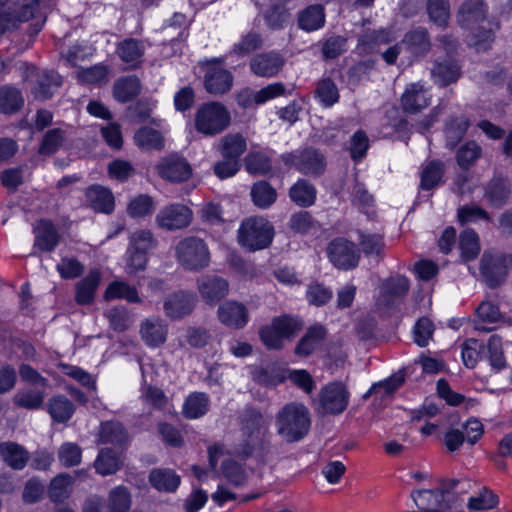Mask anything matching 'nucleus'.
<instances>
[{
  "instance_id": "1",
  "label": "nucleus",
  "mask_w": 512,
  "mask_h": 512,
  "mask_svg": "<svg viewBox=\"0 0 512 512\" xmlns=\"http://www.w3.org/2000/svg\"><path fill=\"white\" fill-rule=\"evenodd\" d=\"M242 438L238 453L244 458L256 457L264 459L270 453L271 441L268 422L262 413L247 408L241 417Z\"/></svg>"
},
{
  "instance_id": "47",
  "label": "nucleus",
  "mask_w": 512,
  "mask_h": 512,
  "mask_svg": "<svg viewBox=\"0 0 512 512\" xmlns=\"http://www.w3.org/2000/svg\"><path fill=\"white\" fill-rule=\"evenodd\" d=\"M48 412L54 421L67 422L74 413L73 403L63 395L52 397L47 404Z\"/></svg>"
},
{
  "instance_id": "50",
  "label": "nucleus",
  "mask_w": 512,
  "mask_h": 512,
  "mask_svg": "<svg viewBox=\"0 0 512 512\" xmlns=\"http://www.w3.org/2000/svg\"><path fill=\"white\" fill-rule=\"evenodd\" d=\"M444 164L441 161H430L422 170L420 188L430 190L442 182Z\"/></svg>"
},
{
  "instance_id": "26",
  "label": "nucleus",
  "mask_w": 512,
  "mask_h": 512,
  "mask_svg": "<svg viewBox=\"0 0 512 512\" xmlns=\"http://www.w3.org/2000/svg\"><path fill=\"white\" fill-rule=\"evenodd\" d=\"M87 204L96 212L109 214L114 210L112 192L100 185H91L85 191Z\"/></svg>"
},
{
  "instance_id": "23",
  "label": "nucleus",
  "mask_w": 512,
  "mask_h": 512,
  "mask_svg": "<svg viewBox=\"0 0 512 512\" xmlns=\"http://www.w3.org/2000/svg\"><path fill=\"white\" fill-rule=\"evenodd\" d=\"M167 324L158 317L147 318L140 324L142 340L150 347H159L166 341Z\"/></svg>"
},
{
  "instance_id": "30",
  "label": "nucleus",
  "mask_w": 512,
  "mask_h": 512,
  "mask_svg": "<svg viewBox=\"0 0 512 512\" xmlns=\"http://www.w3.org/2000/svg\"><path fill=\"white\" fill-rule=\"evenodd\" d=\"M434 82L440 86H448L458 81L461 76V68L452 59L436 61L431 69Z\"/></svg>"
},
{
  "instance_id": "21",
  "label": "nucleus",
  "mask_w": 512,
  "mask_h": 512,
  "mask_svg": "<svg viewBox=\"0 0 512 512\" xmlns=\"http://www.w3.org/2000/svg\"><path fill=\"white\" fill-rule=\"evenodd\" d=\"M222 324L234 329H242L249 321V312L244 304L236 301H226L217 311Z\"/></svg>"
},
{
  "instance_id": "14",
  "label": "nucleus",
  "mask_w": 512,
  "mask_h": 512,
  "mask_svg": "<svg viewBox=\"0 0 512 512\" xmlns=\"http://www.w3.org/2000/svg\"><path fill=\"white\" fill-rule=\"evenodd\" d=\"M158 175L171 183L187 181L192 168L187 160L179 155L173 154L162 158L156 166Z\"/></svg>"
},
{
  "instance_id": "62",
  "label": "nucleus",
  "mask_w": 512,
  "mask_h": 512,
  "mask_svg": "<svg viewBox=\"0 0 512 512\" xmlns=\"http://www.w3.org/2000/svg\"><path fill=\"white\" fill-rule=\"evenodd\" d=\"M427 12L431 21L446 26L450 17L449 0H427Z\"/></svg>"
},
{
  "instance_id": "57",
  "label": "nucleus",
  "mask_w": 512,
  "mask_h": 512,
  "mask_svg": "<svg viewBox=\"0 0 512 512\" xmlns=\"http://www.w3.org/2000/svg\"><path fill=\"white\" fill-rule=\"evenodd\" d=\"M263 46V39L257 32H249L241 38V40L233 46L231 55L237 57H245L255 50Z\"/></svg>"
},
{
  "instance_id": "29",
  "label": "nucleus",
  "mask_w": 512,
  "mask_h": 512,
  "mask_svg": "<svg viewBox=\"0 0 512 512\" xmlns=\"http://www.w3.org/2000/svg\"><path fill=\"white\" fill-rule=\"evenodd\" d=\"M358 244L360 253L375 260L378 264L384 258L385 242L384 237L378 233H366L358 231Z\"/></svg>"
},
{
  "instance_id": "63",
  "label": "nucleus",
  "mask_w": 512,
  "mask_h": 512,
  "mask_svg": "<svg viewBox=\"0 0 512 512\" xmlns=\"http://www.w3.org/2000/svg\"><path fill=\"white\" fill-rule=\"evenodd\" d=\"M499 502L498 496L487 487H483L477 496L468 501V508L473 511L493 509Z\"/></svg>"
},
{
  "instance_id": "51",
  "label": "nucleus",
  "mask_w": 512,
  "mask_h": 512,
  "mask_svg": "<svg viewBox=\"0 0 512 512\" xmlns=\"http://www.w3.org/2000/svg\"><path fill=\"white\" fill-rule=\"evenodd\" d=\"M251 197L257 207L268 208L276 201L277 193L268 182L259 181L252 186Z\"/></svg>"
},
{
  "instance_id": "3",
  "label": "nucleus",
  "mask_w": 512,
  "mask_h": 512,
  "mask_svg": "<svg viewBox=\"0 0 512 512\" xmlns=\"http://www.w3.org/2000/svg\"><path fill=\"white\" fill-rule=\"evenodd\" d=\"M273 237V225L260 216L243 220L237 236L239 244L250 252L267 248L272 243Z\"/></svg>"
},
{
  "instance_id": "2",
  "label": "nucleus",
  "mask_w": 512,
  "mask_h": 512,
  "mask_svg": "<svg viewBox=\"0 0 512 512\" xmlns=\"http://www.w3.org/2000/svg\"><path fill=\"white\" fill-rule=\"evenodd\" d=\"M277 434L286 442L294 443L307 436L311 426L309 409L302 403L285 404L276 414Z\"/></svg>"
},
{
  "instance_id": "24",
  "label": "nucleus",
  "mask_w": 512,
  "mask_h": 512,
  "mask_svg": "<svg viewBox=\"0 0 512 512\" xmlns=\"http://www.w3.org/2000/svg\"><path fill=\"white\" fill-rule=\"evenodd\" d=\"M233 85V75L220 67H209L204 76V86L211 94L227 93Z\"/></svg>"
},
{
  "instance_id": "20",
  "label": "nucleus",
  "mask_w": 512,
  "mask_h": 512,
  "mask_svg": "<svg viewBox=\"0 0 512 512\" xmlns=\"http://www.w3.org/2000/svg\"><path fill=\"white\" fill-rule=\"evenodd\" d=\"M448 489L438 488L429 490H414L411 492L416 507L426 512H444L447 505L444 503Z\"/></svg>"
},
{
  "instance_id": "25",
  "label": "nucleus",
  "mask_w": 512,
  "mask_h": 512,
  "mask_svg": "<svg viewBox=\"0 0 512 512\" xmlns=\"http://www.w3.org/2000/svg\"><path fill=\"white\" fill-rule=\"evenodd\" d=\"M30 458L29 452L13 441L0 443V459L13 470H22Z\"/></svg>"
},
{
  "instance_id": "12",
  "label": "nucleus",
  "mask_w": 512,
  "mask_h": 512,
  "mask_svg": "<svg viewBox=\"0 0 512 512\" xmlns=\"http://www.w3.org/2000/svg\"><path fill=\"white\" fill-rule=\"evenodd\" d=\"M192 219L193 212L188 206L174 203L161 208L155 217V222L162 230L177 231L188 227Z\"/></svg>"
},
{
  "instance_id": "61",
  "label": "nucleus",
  "mask_w": 512,
  "mask_h": 512,
  "mask_svg": "<svg viewBox=\"0 0 512 512\" xmlns=\"http://www.w3.org/2000/svg\"><path fill=\"white\" fill-rule=\"evenodd\" d=\"M154 107V103L148 99H142L133 105L128 107L127 117L130 122L141 124V123H154L151 119V113Z\"/></svg>"
},
{
  "instance_id": "54",
  "label": "nucleus",
  "mask_w": 512,
  "mask_h": 512,
  "mask_svg": "<svg viewBox=\"0 0 512 512\" xmlns=\"http://www.w3.org/2000/svg\"><path fill=\"white\" fill-rule=\"evenodd\" d=\"M481 155V146L475 141H468L458 149L456 161L463 170H467L476 163Z\"/></svg>"
},
{
  "instance_id": "7",
  "label": "nucleus",
  "mask_w": 512,
  "mask_h": 512,
  "mask_svg": "<svg viewBox=\"0 0 512 512\" xmlns=\"http://www.w3.org/2000/svg\"><path fill=\"white\" fill-rule=\"evenodd\" d=\"M302 322L295 317L283 315L272 320L271 324L259 329L260 339L268 349L279 350L283 340L293 337L302 329Z\"/></svg>"
},
{
  "instance_id": "42",
  "label": "nucleus",
  "mask_w": 512,
  "mask_h": 512,
  "mask_svg": "<svg viewBox=\"0 0 512 512\" xmlns=\"http://www.w3.org/2000/svg\"><path fill=\"white\" fill-rule=\"evenodd\" d=\"M209 410V398L205 393L193 392L185 400L182 413L187 419H197Z\"/></svg>"
},
{
  "instance_id": "45",
  "label": "nucleus",
  "mask_w": 512,
  "mask_h": 512,
  "mask_svg": "<svg viewBox=\"0 0 512 512\" xmlns=\"http://www.w3.org/2000/svg\"><path fill=\"white\" fill-rule=\"evenodd\" d=\"M290 199L300 207H309L316 200L315 187L306 180H298L289 190Z\"/></svg>"
},
{
  "instance_id": "31",
  "label": "nucleus",
  "mask_w": 512,
  "mask_h": 512,
  "mask_svg": "<svg viewBox=\"0 0 512 512\" xmlns=\"http://www.w3.org/2000/svg\"><path fill=\"white\" fill-rule=\"evenodd\" d=\"M401 43L415 56L425 55L431 49L429 33L423 27H417L407 32Z\"/></svg>"
},
{
  "instance_id": "34",
  "label": "nucleus",
  "mask_w": 512,
  "mask_h": 512,
  "mask_svg": "<svg viewBox=\"0 0 512 512\" xmlns=\"http://www.w3.org/2000/svg\"><path fill=\"white\" fill-rule=\"evenodd\" d=\"M100 280V271L97 269H91L86 277L77 282L75 294V301L77 304L87 305L93 302Z\"/></svg>"
},
{
  "instance_id": "56",
  "label": "nucleus",
  "mask_w": 512,
  "mask_h": 512,
  "mask_svg": "<svg viewBox=\"0 0 512 512\" xmlns=\"http://www.w3.org/2000/svg\"><path fill=\"white\" fill-rule=\"evenodd\" d=\"M136 144L146 150H160L164 147V139L160 132L151 128H141L135 134Z\"/></svg>"
},
{
  "instance_id": "44",
  "label": "nucleus",
  "mask_w": 512,
  "mask_h": 512,
  "mask_svg": "<svg viewBox=\"0 0 512 512\" xmlns=\"http://www.w3.org/2000/svg\"><path fill=\"white\" fill-rule=\"evenodd\" d=\"M151 485L159 491L173 492L180 484V476L170 469H155L149 475Z\"/></svg>"
},
{
  "instance_id": "5",
  "label": "nucleus",
  "mask_w": 512,
  "mask_h": 512,
  "mask_svg": "<svg viewBox=\"0 0 512 512\" xmlns=\"http://www.w3.org/2000/svg\"><path fill=\"white\" fill-rule=\"evenodd\" d=\"M178 263L188 271H200L209 266L210 252L203 239L186 237L175 247Z\"/></svg>"
},
{
  "instance_id": "17",
  "label": "nucleus",
  "mask_w": 512,
  "mask_h": 512,
  "mask_svg": "<svg viewBox=\"0 0 512 512\" xmlns=\"http://www.w3.org/2000/svg\"><path fill=\"white\" fill-rule=\"evenodd\" d=\"M410 281L403 275L387 278L380 287V300L386 306L392 307L400 303L408 294Z\"/></svg>"
},
{
  "instance_id": "28",
  "label": "nucleus",
  "mask_w": 512,
  "mask_h": 512,
  "mask_svg": "<svg viewBox=\"0 0 512 512\" xmlns=\"http://www.w3.org/2000/svg\"><path fill=\"white\" fill-rule=\"evenodd\" d=\"M511 195V183L508 178L494 177L485 189V197L493 207L500 208L505 205Z\"/></svg>"
},
{
  "instance_id": "11",
  "label": "nucleus",
  "mask_w": 512,
  "mask_h": 512,
  "mask_svg": "<svg viewBox=\"0 0 512 512\" xmlns=\"http://www.w3.org/2000/svg\"><path fill=\"white\" fill-rule=\"evenodd\" d=\"M327 255L335 267L345 271L357 267L360 260V250L356 244L342 237L328 244Z\"/></svg>"
},
{
  "instance_id": "9",
  "label": "nucleus",
  "mask_w": 512,
  "mask_h": 512,
  "mask_svg": "<svg viewBox=\"0 0 512 512\" xmlns=\"http://www.w3.org/2000/svg\"><path fill=\"white\" fill-rule=\"evenodd\" d=\"M349 398L350 393L344 383L330 382L319 392L316 411L321 416L339 415L346 410Z\"/></svg>"
},
{
  "instance_id": "40",
  "label": "nucleus",
  "mask_w": 512,
  "mask_h": 512,
  "mask_svg": "<svg viewBox=\"0 0 512 512\" xmlns=\"http://www.w3.org/2000/svg\"><path fill=\"white\" fill-rule=\"evenodd\" d=\"M314 97L323 107L330 108L339 102L340 93L336 83L330 77H323L316 84Z\"/></svg>"
},
{
  "instance_id": "15",
  "label": "nucleus",
  "mask_w": 512,
  "mask_h": 512,
  "mask_svg": "<svg viewBox=\"0 0 512 512\" xmlns=\"http://www.w3.org/2000/svg\"><path fill=\"white\" fill-rule=\"evenodd\" d=\"M401 107L405 113L417 114L426 109L431 103L428 88L422 83L415 82L406 86L401 99Z\"/></svg>"
},
{
  "instance_id": "55",
  "label": "nucleus",
  "mask_w": 512,
  "mask_h": 512,
  "mask_svg": "<svg viewBox=\"0 0 512 512\" xmlns=\"http://www.w3.org/2000/svg\"><path fill=\"white\" fill-rule=\"evenodd\" d=\"M486 346V356L491 367L497 371L506 367V360L502 348V338L493 334L490 336Z\"/></svg>"
},
{
  "instance_id": "10",
  "label": "nucleus",
  "mask_w": 512,
  "mask_h": 512,
  "mask_svg": "<svg viewBox=\"0 0 512 512\" xmlns=\"http://www.w3.org/2000/svg\"><path fill=\"white\" fill-rule=\"evenodd\" d=\"M507 276L502 255L491 250L484 251L479 261V279L488 288L496 289L506 282Z\"/></svg>"
},
{
  "instance_id": "53",
  "label": "nucleus",
  "mask_w": 512,
  "mask_h": 512,
  "mask_svg": "<svg viewBox=\"0 0 512 512\" xmlns=\"http://www.w3.org/2000/svg\"><path fill=\"white\" fill-rule=\"evenodd\" d=\"M486 357V346L477 339L470 338L462 346V359L467 368H474L478 361Z\"/></svg>"
},
{
  "instance_id": "64",
  "label": "nucleus",
  "mask_w": 512,
  "mask_h": 512,
  "mask_svg": "<svg viewBox=\"0 0 512 512\" xmlns=\"http://www.w3.org/2000/svg\"><path fill=\"white\" fill-rule=\"evenodd\" d=\"M157 245L153 233L150 230H137L130 236V249L146 253Z\"/></svg>"
},
{
  "instance_id": "33",
  "label": "nucleus",
  "mask_w": 512,
  "mask_h": 512,
  "mask_svg": "<svg viewBox=\"0 0 512 512\" xmlns=\"http://www.w3.org/2000/svg\"><path fill=\"white\" fill-rule=\"evenodd\" d=\"M123 457L121 453L111 448H102L95 461L94 468L101 476L113 475L119 471L123 465Z\"/></svg>"
},
{
  "instance_id": "4",
  "label": "nucleus",
  "mask_w": 512,
  "mask_h": 512,
  "mask_svg": "<svg viewBox=\"0 0 512 512\" xmlns=\"http://www.w3.org/2000/svg\"><path fill=\"white\" fill-rule=\"evenodd\" d=\"M231 123L228 109L220 102L202 104L194 115V127L205 136H216L226 130Z\"/></svg>"
},
{
  "instance_id": "60",
  "label": "nucleus",
  "mask_w": 512,
  "mask_h": 512,
  "mask_svg": "<svg viewBox=\"0 0 512 512\" xmlns=\"http://www.w3.org/2000/svg\"><path fill=\"white\" fill-rule=\"evenodd\" d=\"M45 394L40 390L29 389L17 392L13 401L18 407L34 410L40 408L44 403Z\"/></svg>"
},
{
  "instance_id": "46",
  "label": "nucleus",
  "mask_w": 512,
  "mask_h": 512,
  "mask_svg": "<svg viewBox=\"0 0 512 512\" xmlns=\"http://www.w3.org/2000/svg\"><path fill=\"white\" fill-rule=\"evenodd\" d=\"M470 123L465 117H452L446 123L445 126V139L446 146L450 149L456 147V145L462 140L465 136Z\"/></svg>"
},
{
  "instance_id": "43",
  "label": "nucleus",
  "mask_w": 512,
  "mask_h": 512,
  "mask_svg": "<svg viewBox=\"0 0 512 512\" xmlns=\"http://www.w3.org/2000/svg\"><path fill=\"white\" fill-rule=\"evenodd\" d=\"M104 298L106 300L124 299L129 303L142 302L136 287L131 286L124 281L111 282L106 288Z\"/></svg>"
},
{
  "instance_id": "39",
  "label": "nucleus",
  "mask_w": 512,
  "mask_h": 512,
  "mask_svg": "<svg viewBox=\"0 0 512 512\" xmlns=\"http://www.w3.org/2000/svg\"><path fill=\"white\" fill-rule=\"evenodd\" d=\"M246 139L239 133H229L219 142V151L223 158L240 161L241 155L246 151Z\"/></svg>"
},
{
  "instance_id": "38",
  "label": "nucleus",
  "mask_w": 512,
  "mask_h": 512,
  "mask_svg": "<svg viewBox=\"0 0 512 512\" xmlns=\"http://www.w3.org/2000/svg\"><path fill=\"white\" fill-rule=\"evenodd\" d=\"M24 106L22 91L12 85L0 87V113L11 115L17 113Z\"/></svg>"
},
{
  "instance_id": "27",
  "label": "nucleus",
  "mask_w": 512,
  "mask_h": 512,
  "mask_svg": "<svg viewBox=\"0 0 512 512\" xmlns=\"http://www.w3.org/2000/svg\"><path fill=\"white\" fill-rule=\"evenodd\" d=\"M327 331L323 325L315 324L308 328L305 335L295 347V354L300 357L311 355L323 342Z\"/></svg>"
},
{
  "instance_id": "58",
  "label": "nucleus",
  "mask_w": 512,
  "mask_h": 512,
  "mask_svg": "<svg viewBox=\"0 0 512 512\" xmlns=\"http://www.w3.org/2000/svg\"><path fill=\"white\" fill-rule=\"evenodd\" d=\"M131 506V496L124 486L113 488L108 495V508L110 512H128Z\"/></svg>"
},
{
  "instance_id": "35",
  "label": "nucleus",
  "mask_w": 512,
  "mask_h": 512,
  "mask_svg": "<svg viewBox=\"0 0 512 512\" xmlns=\"http://www.w3.org/2000/svg\"><path fill=\"white\" fill-rule=\"evenodd\" d=\"M298 26L306 32H312L322 28L325 24V11L321 4H312L299 12Z\"/></svg>"
},
{
  "instance_id": "19",
  "label": "nucleus",
  "mask_w": 512,
  "mask_h": 512,
  "mask_svg": "<svg viewBox=\"0 0 512 512\" xmlns=\"http://www.w3.org/2000/svg\"><path fill=\"white\" fill-rule=\"evenodd\" d=\"M195 306V295L186 291H177L167 296L163 309L167 317L179 319L189 315Z\"/></svg>"
},
{
  "instance_id": "32",
  "label": "nucleus",
  "mask_w": 512,
  "mask_h": 512,
  "mask_svg": "<svg viewBox=\"0 0 512 512\" xmlns=\"http://www.w3.org/2000/svg\"><path fill=\"white\" fill-rule=\"evenodd\" d=\"M99 442L122 447L129 442V434L121 422L106 421L100 425Z\"/></svg>"
},
{
  "instance_id": "36",
  "label": "nucleus",
  "mask_w": 512,
  "mask_h": 512,
  "mask_svg": "<svg viewBox=\"0 0 512 512\" xmlns=\"http://www.w3.org/2000/svg\"><path fill=\"white\" fill-rule=\"evenodd\" d=\"M35 233L34 247L41 251L51 252L59 242L58 232L52 222L48 220H41Z\"/></svg>"
},
{
  "instance_id": "13",
  "label": "nucleus",
  "mask_w": 512,
  "mask_h": 512,
  "mask_svg": "<svg viewBox=\"0 0 512 512\" xmlns=\"http://www.w3.org/2000/svg\"><path fill=\"white\" fill-rule=\"evenodd\" d=\"M286 164L296 167L305 175L319 176L326 167L325 158L316 149L308 148L297 154H289L283 157Z\"/></svg>"
},
{
  "instance_id": "6",
  "label": "nucleus",
  "mask_w": 512,
  "mask_h": 512,
  "mask_svg": "<svg viewBox=\"0 0 512 512\" xmlns=\"http://www.w3.org/2000/svg\"><path fill=\"white\" fill-rule=\"evenodd\" d=\"M23 79L30 83V91L36 100L46 101L62 86L63 78L55 70L25 66Z\"/></svg>"
},
{
  "instance_id": "52",
  "label": "nucleus",
  "mask_w": 512,
  "mask_h": 512,
  "mask_svg": "<svg viewBox=\"0 0 512 512\" xmlns=\"http://www.w3.org/2000/svg\"><path fill=\"white\" fill-rule=\"evenodd\" d=\"M66 140V132L61 128L48 130L42 138L38 152L41 155H52L56 153Z\"/></svg>"
},
{
  "instance_id": "59",
  "label": "nucleus",
  "mask_w": 512,
  "mask_h": 512,
  "mask_svg": "<svg viewBox=\"0 0 512 512\" xmlns=\"http://www.w3.org/2000/svg\"><path fill=\"white\" fill-rule=\"evenodd\" d=\"M155 210V203L151 196L147 194H140L133 198L128 206L127 213L132 218H140L150 215Z\"/></svg>"
},
{
  "instance_id": "22",
  "label": "nucleus",
  "mask_w": 512,
  "mask_h": 512,
  "mask_svg": "<svg viewBox=\"0 0 512 512\" xmlns=\"http://www.w3.org/2000/svg\"><path fill=\"white\" fill-rule=\"evenodd\" d=\"M488 6L483 0H466L457 12V21L460 26L470 28L472 25L486 19Z\"/></svg>"
},
{
  "instance_id": "18",
  "label": "nucleus",
  "mask_w": 512,
  "mask_h": 512,
  "mask_svg": "<svg viewBox=\"0 0 512 512\" xmlns=\"http://www.w3.org/2000/svg\"><path fill=\"white\" fill-rule=\"evenodd\" d=\"M285 64L284 57L274 51L259 53L250 61L251 71L259 77H274L283 68Z\"/></svg>"
},
{
  "instance_id": "37",
  "label": "nucleus",
  "mask_w": 512,
  "mask_h": 512,
  "mask_svg": "<svg viewBox=\"0 0 512 512\" xmlns=\"http://www.w3.org/2000/svg\"><path fill=\"white\" fill-rule=\"evenodd\" d=\"M116 52L122 61L136 67L141 62L145 46L141 40L126 38L117 44Z\"/></svg>"
},
{
  "instance_id": "41",
  "label": "nucleus",
  "mask_w": 512,
  "mask_h": 512,
  "mask_svg": "<svg viewBox=\"0 0 512 512\" xmlns=\"http://www.w3.org/2000/svg\"><path fill=\"white\" fill-rule=\"evenodd\" d=\"M141 91L140 80L136 76H127L118 79L113 85L114 98L122 103L137 97Z\"/></svg>"
},
{
  "instance_id": "8",
  "label": "nucleus",
  "mask_w": 512,
  "mask_h": 512,
  "mask_svg": "<svg viewBox=\"0 0 512 512\" xmlns=\"http://www.w3.org/2000/svg\"><path fill=\"white\" fill-rule=\"evenodd\" d=\"M41 0H0V35L35 16Z\"/></svg>"
},
{
  "instance_id": "49",
  "label": "nucleus",
  "mask_w": 512,
  "mask_h": 512,
  "mask_svg": "<svg viewBox=\"0 0 512 512\" xmlns=\"http://www.w3.org/2000/svg\"><path fill=\"white\" fill-rule=\"evenodd\" d=\"M459 249L464 261L474 260L480 253V239L472 229H465L459 236Z\"/></svg>"
},
{
  "instance_id": "48",
  "label": "nucleus",
  "mask_w": 512,
  "mask_h": 512,
  "mask_svg": "<svg viewBox=\"0 0 512 512\" xmlns=\"http://www.w3.org/2000/svg\"><path fill=\"white\" fill-rule=\"evenodd\" d=\"M73 477L66 473H61L54 477L48 487V496L54 503H61L70 496Z\"/></svg>"
},
{
  "instance_id": "16",
  "label": "nucleus",
  "mask_w": 512,
  "mask_h": 512,
  "mask_svg": "<svg viewBox=\"0 0 512 512\" xmlns=\"http://www.w3.org/2000/svg\"><path fill=\"white\" fill-rule=\"evenodd\" d=\"M197 289L206 303L215 305L228 294L229 283L218 275L205 274L197 279Z\"/></svg>"
}]
</instances>
